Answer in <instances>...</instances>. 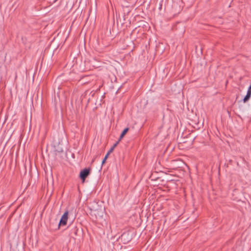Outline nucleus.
<instances>
[{
  "label": "nucleus",
  "instance_id": "f257e3e1",
  "mask_svg": "<svg viewBox=\"0 0 251 251\" xmlns=\"http://www.w3.org/2000/svg\"><path fill=\"white\" fill-rule=\"evenodd\" d=\"M91 212L96 216V218L99 219L102 218L103 213V207L101 201H93L89 204Z\"/></svg>",
  "mask_w": 251,
  "mask_h": 251
},
{
  "label": "nucleus",
  "instance_id": "9d476101",
  "mask_svg": "<svg viewBox=\"0 0 251 251\" xmlns=\"http://www.w3.org/2000/svg\"><path fill=\"white\" fill-rule=\"evenodd\" d=\"M145 24H144L143 25L146 26V24H147V23L145 22Z\"/></svg>",
  "mask_w": 251,
  "mask_h": 251
},
{
  "label": "nucleus",
  "instance_id": "1a4fd4ad",
  "mask_svg": "<svg viewBox=\"0 0 251 251\" xmlns=\"http://www.w3.org/2000/svg\"><path fill=\"white\" fill-rule=\"evenodd\" d=\"M109 155V153H107L105 155V157H104L102 161L101 165H102L103 164L105 163L107 158H108V155Z\"/></svg>",
  "mask_w": 251,
  "mask_h": 251
},
{
  "label": "nucleus",
  "instance_id": "7ed1b4c3",
  "mask_svg": "<svg viewBox=\"0 0 251 251\" xmlns=\"http://www.w3.org/2000/svg\"><path fill=\"white\" fill-rule=\"evenodd\" d=\"M90 173V169L89 168H85L80 172L79 177L83 181H84L86 178L89 175Z\"/></svg>",
  "mask_w": 251,
  "mask_h": 251
},
{
  "label": "nucleus",
  "instance_id": "39448f33",
  "mask_svg": "<svg viewBox=\"0 0 251 251\" xmlns=\"http://www.w3.org/2000/svg\"><path fill=\"white\" fill-rule=\"evenodd\" d=\"M128 130L129 128L128 127H126L123 130L118 141L120 142V141L122 139V138L124 137L125 135L127 133Z\"/></svg>",
  "mask_w": 251,
  "mask_h": 251
},
{
  "label": "nucleus",
  "instance_id": "f03ea898",
  "mask_svg": "<svg viewBox=\"0 0 251 251\" xmlns=\"http://www.w3.org/2000/svg\"><path fill=\"white\" fill-rule=\"evenodd\" d=\"M132 233L129 231L124 232L119 238L124 244L128 243L132 239Z\"/></svg>",
  "mask_w": 251,
  "mask_h": 251
},
{
  "label": "nucleus",
  "instance_id": "20e7f679",
  "mask_svg": "<svg viewBox=\"0 0 251 251\" xmlns=\"http://www.w3.org/2000/svg\"><path fill=\"white\" fill-rule=\"evenodd\" d=\"M251 97V90L248 89L247 92V94L243 99L244 102L245 103L247 101H248L250 100Z\"/></svg>",
  "mask_w": 251,
  "mask_h": 251
},
{
  "label": "nucleus",
  "instance_id": "0eeeda50",
  "mask_svg": "<svg viewBox=\"0 0 251 251\" xmlns=\"http://www.w3.org/2000/svg\"><path fill=\"white\" fill-rule=\"evenodd\" d=\"M67 221H59V223L57 224L58 228L61 226H65L67 225Z\"/></svg>",
  "mask_w": 251,
  "mask_h": 251
},
{
  "label": "nucleus",
  "instance_id": "423d86ee",
  "mask_svg": "<svg viewBox=\"0 0 251 251\" xmlns=\"http://www.w3.org/2000/svg\"><path fill=\"white\" fill-rule=\"evenodd\" d=\"M70 216L71 214H69L68 211L65 212V213L61 216L60 220H67L68 218V215Z\"/></svg>",
  "mask_w": 251,
  "mask_h": 251
},
{
  "label": "nucleus",
  "instance_id": "6e6552de",
  "mask_svg": "<svg viewBox=\"0 0 251 251\" xmlns=\"http://www.w3.org/2000/svg\"><path fill=\"white\" fill-rule=\"evenodd\" d=\"M119 142L117 141L116 142L113 146L111 148V149L109 150V151H108V153L110 154L111 152L113 151L115 148L117 146V145L119 144Z\"/></svg>",
  "mask_w": 251,
  "mask_h": 251
}]
</instances>
